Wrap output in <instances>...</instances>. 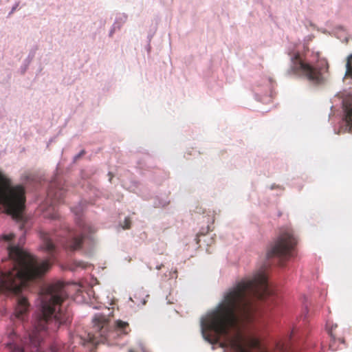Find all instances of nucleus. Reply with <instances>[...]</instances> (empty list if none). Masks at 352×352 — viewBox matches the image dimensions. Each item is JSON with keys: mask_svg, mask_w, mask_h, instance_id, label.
<instances>
[{"mask_svg": "<svg viewBox=\"0 0 352 352\" xmlns=\"http://www.w3.org/2000/svg\"><path fill=\"white\" fill-rule=\"evenodd\" d=\"M343 107L344 111V120L348 126H349L350 132L352 131V96L346 98L343 101Z\"/></svg>", "mask_w": 352, "mask_h": 352, "instance_id": "obj_10", "label": "nucleus"}, {"mask_svg": "<svg viewBox=\"0 0 352 352\" xmlns=\"http://www.w3.org/2000/svg\"><path fill=\"white\" fill-rule=\"evenodd\" d=\"M25 201L24 187L21 185L12 186L11 180L0 171V204L7 214L17 221H21Z\"/></svg>", "mask_w": 352, "mask_h": 352, "instance_id": "obj_3", "label": "nucleus"}, {"mask_svg": "<svg viewBox=\"0 0 352 352\" xmlns=\"http://www.w3.org/2000/svg\"><path fill=\"white\" fill-rule=\"evenodd\" d=\"M131 219L129 217L125 218L124 221V224L122 225V228L124 229H129L131 228Z\"/></svg>", "mask_w": 352, "mask_h": 352, "instance_id": "obj_16", "label": "nucleus"}, {"mask_svg": "<svg viewBox=\"0 0 352 352\" xmlns=\"http://www.w3.org/2000/svg\"><path fill=\"white\" fill-rule=\"evenodd\" d=\"M96 230L90 225L83 224L79 226L78 230L69 231L67 239H58V235L48 233L42 234L43 246L47 252L52 253L55 251L56 243H60L64 248L69 252H76L81 250L86 241H92L91 234Z\"/></svg>", "mask_w": 352, "mask_h": 352, "instance_id": "obj_4", "label": "nucleus"}, {"mask_svg": "<svg viewBox=\"0 0 352 352\" xmlns=\"http://www.w3.org/2000/svg\"><path fill=\"white\" fill-rule=\"evenodd\" d=\"M113 329L118 333L127 334L129 323L120 320H118L115 322Z\"/></svg>", "mask_w": 352, "mask_h": 352, "instance_id": "obj_12", "label": "nucleus"}, {"mask_svg": "<svg viewBox=\"0 0 352 352\" xmlns=\"http://www.w3.org/2000/svg\"><path fill=\"white\" fill-rule=\"evenodd\" d=\"M93 329L94 333H88V340L93 344L104 342L111 331L109 325V319L102 314H96L93 320Z\"/></svg>", "mask_w": 352, "mask_h": 352, "instance_id": "obj_7", "label": "nucleus"}, {"mask_svg": "<svg viewBox=\"0 0 352 352\" xmlns=\"http://www.w3.org/2000/svg\"><path fill=\"white\" fill-rule=\"evenodd\" d=\"M14 237V234L12 233L8 234H4L0 236V241H10L12 240Z\"/></svg>", "mask_w": 352, "mask_h": 352, "instance_id": "obj_15", "label": "nucleus"}, {"mask_svg": "<svg viewBox=\"0 0 352 352\" xmlns=\"http://www.w3.org/2000/svg\"><path fill=\"white\" fill-rule=\"evenodd\" d=\"M84 154H85V151L82 150V151H80V153L78 155L75 156V157H74L75 160H77L78 159H79Z\"/></svg>", "mask_w": 352, "mask_h": 352, "instance_id": "obj_18", "label": "nucleus"}, {"mask_svg": "<svg viewBox=\"0 0 352 352\" xmlns=\"http://www.w3.org/2000/svg\"><path fill=\"white\" fill-rule=\"evenodd\" d=\"M50 217L52 219H56L58 218V214L56 212H54L52 215L50 216Z\"/></svg>", "mask_w": 352, "mask_h": 352, "instance_id": "obj_19", "label": "nucleus"}, {"mask_svg": "<svg viewBox=\"0 0 352 352\" xmlns=\"http://www.w3.org/2000/svg\"><path fill=\"white\" fill-rule=\"evenodd\" d=\"M329 63L326 60H320L316 66L305 61L299 52H296L291 57V65L287 71L289 75L305 77L316 86L323 85L327 80L326 74L329 73Z\"/></svg>", "mask_w": 352, "mask_h": 352, "instance_id": "obj_5", "label": "nucleus"}, {"mask_svg": "<svg viewBox=\"0 0 352 352\" xmlns=\"http://www.w3.org/2000/svg\"><path fill=\"white\" fill-rule=\"evenodd\" d=\"M65 192L62 189L55 192L50 190L48 192V197L52 199L53 204L61 203L65 197Z\"/></svg>", "mask_w": 352, "mask_h": 352, "instance_id": "obj_11", "label": "nucleus"}, {"mask_svg": "<svg viewBox=\"0 0 352 352\" xmlns=\"http://www.w3.org/2000/svg\"><path fill=\"white\" fill-rule=\"evenodd\" d=\"M47 352H56V350L52 348Z\"/></svg>", "mask_w": 352, "mask_h": 352, "instance_id": "obj_20", "label": "nucleus"}, {"mask_svg": "<svg viewBox=\"0 0 352 352\" xmlns=\"http://www.w3.org/2000/svg\"><path fill=\"white\" fill-rule=\"evenodd\" d=\"M29 309L30 303L27 298L23 296H17L14 311L13 315L10 317L11 322L15 324L17 320L22 323L23 328H25L24 323L28 318Z\"/></svg>", "mask_w": 352, "mask_h": 352, "instance_id": "obj_8", "label": "nucleus"}, {"mask_svg": "<svg viewBox=\"0 0 352 352\" xmlns=\"http://www.w3.org/2000/svg\"><path fill=\"white\" fill-rule=\"evenodd\" d=\"M297 244L292 230L287 229L283 231L267 251L268 258L278 257L283 265L282 260H287L293 256L292 252Z\"/></svg>", "mask_w": 352, "mask_h": 352, "instance_id": "obj_6", "label": "nucleus"}, {"mask_svg": "<svg viewBox=\"0 0 352 352\" xmlns=\"http://www.w3.org/2000/svg\"><path fill=\"white\" fill-rule=\"evenodd\" d=\"M67 298L61 282L49 284L41 291V314L33 329L20 338L18 330L11 327L2 338L1 344L8 352H45L43 340L50 331H56L60 324L71 322V314L63 312L61 305Z\"/></svg>", "mask_w": 352, "mask_h": 352, "instance_id": "obj_1", "label": "nucleus"}, {"mask_svg": "<svg viewBox=\"0 0 352 352\" xmlns=\"http://www.w3.org/2000/svg\"><path fill=\"white\" fill-rule=\"evenodd\" d=\"M75 265L76 267H82V268H86L88 265V264L83 261H76L75 262Z\"/></svg>", "mask_w": 352, "mask_h": 352, "instance_id": "obj_17", "label": "nucleus"}, {"mask_svg": "<svg viewBox=\"0 0 352 352\" xmlns=\"http://www.w3.org/2000/svg\"><path fill=\"white\" fill-rule=\"evenodd\" d=\"M275 352H294V351L289 341H281L276 344Z\"/></svg>", "mask_w": 352, "mask_h": 352, "instance_id": "obj_13", "label": "nucleus"}, {"mask_svg": "<svg viewBox=\"0 0 352 352\" xmlns=\"http://www.w3.org/2000/svg\"><path fill=\"white\" fill-rule=\"evenodd\" d=\"M8 254L12 267L0 272V292L7 295H17L29 282L41 279L51 267L49 261L38 260L17 246H10Z\"/></svg>", "mask_w": 352, "mask_h": 352, "instance_id": "obj_2", "label": "nucleus"}, {"mask_svg": "<svg viewBox=\"0 0 352 352\" xmlns=\"http://www.w3.org/2000/svg\"><path fill=\"white\" fill-rule=\"evenodd\" d=\"M346 77H351L352 78V54H350L346 59Z\"/></svg>", "mask_w": 352, "mask_h": 352, "instance_id": "obj_14", "label": "nucleus"}, {"mask_svg": "<svg viewBox=\"0 0 352 352\" xmlns=\"http://www.w3.org/2000/svg\"><path fill=\"white\" fill-rule=\"evenodd\" d=\"M327 328L328 333L331 338L329 344V349L333 351H337L338 345L341 343H344V338L340 331L338 330L337 324H331L328 322L327 324Z\"/></svg>", "mask_w": 352, "mask_h": 352, "instance_id": "obj_9", "label": "nucleus"}]
</instances>
